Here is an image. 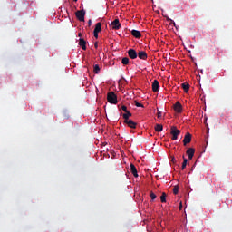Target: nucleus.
I'll return each mask as SVG.
<instances>
[{
    "label": "nucleus",
    "mask_w": 232,
    "mask_h": 232,
    "mask_svg": "<svg viewBox=\"0 0 232 232\" xmlns=\"http://www.w3.org/2000/svg\"><path fill=\"white\" fill-rule=\"evenodd\" d=\"M150 197L151 200H155V198H157V195H155V193H153V191L150 192Z\"/></svg>",
    "instance_id": "nucleus-24"
},
{
    "label": "nucleus",
    "mask_w": 232,
    "mask_h": 232,
    "mask_svg": "<svg viewBox=\"0 0 232 232\" xmlns=\"http://www.w3.org/2000/svg\"><path fill=\"white\" fill-rule=\"evenodd\" d=\"M157 117H158V119H160V117H162V112L161 111H158Z\"/></svg>",
    "instance_id": "nucleus-29"
},
{
    "label": "nucleus",
    "mask_w": 232,
    "mask_h": 232,
    "mask_svg": "<svg viewBox=\"0 0 232 232\" xmlns=\"http://www.w3.org/2000/svg\"><path fill=\"white\" fill-rule=\"evenodd\" d=\"M131 35H133V37H135L136 39H140V37H142V34H140V31L135 29L131 31Z\"/></svg>",
    "instance_id": "nucleus-13"
},
{
    "label": "nucleus",
    "mask_w": 232,
    "mask_h": 232,
    "mask_svg": "<svg viewBox=\"0 0 232 232\" xmlns=\"http://www.w3.org/2000/svg\"><path fill=\"white\" fill-rule=\"evenodd\" d=\"M93 72H94V73H100V72H101V67H99V64H95V65L93 66Z\"/></svg>",
    "instance_id": "nucleus-21"
},
{
    "label": "nucleus",
    "mask_w": 232,
    "mask_h": 232,
    "mask_svg": "<svg viewBox=\"0 0 232 232\" xmlns=\"http://www.w3.org/2000/svg\"><path fill=\"white\" fill-rule=\"evenodd\" d=\"M134 104H135V106H137V108H144V105H142V103H140L137 101H134Z\"/></svg>",
    "instance_id": "nucleus-23"
},
{
    "label": "nucleus",
    "mask_w": 232,
    "mask_h": 232,
    "mask_svg": "<svg viewBox=\"0 0 232 232\" xmlns=\"http://www.w3.org/2000/svg\"><path fill=\"white\" fill-rule=\"evenodd\" d=\"M94 47H95V48H98V47H99V44H97V42L94 44Z\"/></svg>",
    "instance_id": "nucleus-32"
},
{
    "label": "nucleus",
    "mask_w": 232,
    "mask_h": 232,
    "mask_svg": "<svg viewBox=\"0 0 232 232\" xmlns=\"http://www.w3.org/2000/svg\"><path fill=\"white\" fill-rule=\"evenodd\" d=\"M78 21L84 22V15H86V11L84 9L79 10L75 13Z\"/></svg>",
    "instance_id": "nucleus-3"
},
{
    "label": "nucleus",
    "mask_w": 232,
    "mask_h": 232,
    "mask_svg": "<svg viewBox=\"0 0 232 232\" xmlns=\"http://www.w3.org/2000/svg\"><path fill=\"white\" fill-rule=\"evenodd\" d=\"M162 130H164V127L162 126V124H156L155 131L160 132L162 131Z\"/></svg>",
    "instance_id": "nucleus-18"
},
{
    "label": "nucleus",
    "mask_w": 232,
    "mask_h": 232,
    "mask_svg": "<svg viewBox=\"0 0 232 232\" xmlns=\"http://www.w3.org/2000/svg\"><path fill=\"white\" fill-rule=\"evenodd\" d=\"M166 197H168V195L166 194V192H162L161 196H160V200L161 202L164 204L166 203Z\"/></svg>",
    "instance_id": "nucleus-19"
},
{
    "label": "nucleus",
    "mask_w": 232,
    "mask_h": 232,
    "mask_svg": "<svg viewBox=\"0 0 232 232\" xmlns=\"http://www.w3.org/2000/svg\"><path fill=\"white\" fill-rule=\"evenodd\" d=\"M74 2H77V0H73Z\"/></svg>",
    "instance_id": "nucleus-35"
},
{
    "label": "nucleus",
    "mask_w": 232,
    "mask_h": 232,
    "mask_svg": "<svg viewBox=\"0 0 232 232\" xmlns=\"http://www.w3.org/2000/svg\"><path fill=\"white\" fill-rule=\"evenodd\" d=\"M138 57L140 59H142L143 61H146V59H148V53H146V51H140L138 53Z\"/></svg>",
    "instance_id": "nucleus-11"
},
{
    "label": "nucleus",
    "mask_w": 232,
    "mask_h": 232,
    "mask_svg": "<svg viewBox=\"0 0 232 232\" xmlns=\"http://www.w3.org/2000/svg\"><path fill=\"white\" fill-rule=\"evenodd\" d=\"M88 24H89V26H92V20L88 21Z\"/></svg>",
    "instance_id": "nucleus-31"
},
{
    "label": "nucleus",
    "mask_w": 232,
    "mask_h": 232,
    "mask_svg": "<svg viewBox=\"0 0 232 232\" xmlns=\"http://www.w3.org/2000/svg\"><path fill=\"white\" fill-rule=\"evenodd\" d=\"M111 26L112 30H120L121 28V22H119V18H116L114 21L111 23Z\"/></svg>",
    "instance_id": "nucleus-4"
},
{
    "label": "nucleus",
    "mask_w": 232,
    "mask_h": 232,
    "mask_svg": "<svg viewBox=\"0 0 232 232\" xmlns=\"http://www.w3.org/2000/svg\"><path fill=\"white\" fill-rule=\"evenodd\" d=\"M181 87L183 88L185 93H188L189 92V83L184 82L181 84Z\"/></svg>",
    "instance_id": "nucleus-16"
},
{
    "label": "nucleus",
    "mask_w": 232,
    "mask_h": 232,
    "mask_svg": "<svg viewBox=\"0 0 232 232\" xmlns=\"http://www.w3.org/2000/svg\"><path fill=\"white\" fill-rule=\"evenodd\" d=\"M93 35H94L95 39H99V33L93 31Z\"/></svg>",
    "instance_id": "nucleus-28"
},
{
    "label": "nucleus",
    "mask_w": 232,
    "mask_h": 232,
    "mask_svg": "<svg viewBox=\"0 0 232 232\" xmlns=\"http://www.w3.org/2000/svg\"><path fill=\"white\" fill-rule=\"evenodd\" d=\"M79 46H81L82 50H86V42L84 41V38L79 39Z\"/></svg>",
    "instance_id": "nucleus-14"
},
{
    "label": "nucleus",
    "mask_w": 232,
    "mask_h": 232,
    "mask_svg": "<svg viewBox=\"0 0 232 232\" xmlns=\"http://www.w3.org/2000/svg\"><path fill=\"white\" fill-rule=\"evenodd\" d=\"M179 209V211L182 210V202H180Z\"/></svg>",
    "instance_id": "nucleus-30"
},
{
    "label": "nucleus",
    "mask_w": 232,
    "mask_h": 232,
    "mask_svg": "<svg viewBox=\"0 0 232 232\" xmlns=\"http://www.w3.org/2000/svg\"><path fill=\"white\" fill-rule=\"evenodd\" d=\"M130 173H132V175L136 178L139 177V173L137 172V167H135L133 163H130Z\"/></svg>",
    "instance_id": "nucleus-12"
},
{
    "label": "nucleus",
    "mask_w": 232,
    "mask_h": 232,
    "mask_svg": "<svg viewBox=\"0 0 232 232\" xmlns=\"http://www.w3.org/2000/svg\"><path fill=\"white\" fill-rule=\"evenodd\" d=\"M78 36H79V37H82V33H79V34H78Z\"/></svg>",
    "instance_id": "nucleus-33"
},
{
    "label": "nucleus",
    "mask_w": 232,
    "mask_h": 232,
    "mask_svg": "<svg viewBox=\"0 0 232 232\" xmlns=\"http://www.w3.org/2000/svg\"><path fill=\"white\" fill-rule=\"evenodd\" d=\"M125 124L129 126V128L135 129L137 128V123L133 121V120H127V121H124Z\"/></svg>",
    "instance_id": "nucleus-10"
},
{
    "label": "nucleus",
    "mask_w": 232,
    "mask_h": 232,
    "mask_svg": "<svg viewBox=\"0 0 232 232\" xmlns=\"http://www.w3.org/2000/svg\"><path fill=\"white\" fill-rule=\"evenodd\" d=\"M187 155L188 156L189 160L193 159L195 156V149L193 148H188L186 151Z\"/></svg>",
    "instance_id": "nucleus-8"
},
{
    "label": "nucleus",
    "mask_w": 232,
    "mask_h": 232,
    "mask_svg": "<svg viewBox=\"0 0 232 232\" xmlns=\"http://www.w3.org/2000/svg\"><path fill=\"white\" fill-rule=\"evenodd\" d=\"M160 88V83L157 80H154L152 82V92H159Z\"/></svg>",
    "instance_id": "nucleus-9"
},
{
    "label": "nucleus",
    "mask_w": 232,
    "mask_h": 232,
    "mask_svg": "<svg viewBox=\"0 0 232 232\" xmlns=\"http://www.w3.org/2000/svg\"><path fill=\"white\" fill-rule=\"evenodd\" d=\"M167 21H169L170 24H173L174 26H176L175 21L171 20L169 17H167Z\"/></svg>",
    "instance_id": "nucleus-26"
},
{
    "label": "nucleus",
    "mask_w": 232,
    "mask_h": 232,
    "mask_svg": "<svg viewBox=\"0 0 232 232\" xmlns=\"http://www.w3.org/2000/svg\"><path fill=\"white\" fill-rule=\"evenodd\" d=\"M121 63L124 65L130 64V58H128V57L122 58Z\"/></svg>",
    "instance_id": "nucleus-20"
},
{
    "label": "nucleus",
    "mask_w": 232,
    "mask_h": 232,
    "mask_svg": "<svg viewBox=\"0 0 232 232\" xmlns=\"http://www.w3.org/2000/svg\"><path fill=\"white\" fill-rule=\"evenodd\" d=\"M170 134L172 135V140H177L179 135L180 134V130L177 129L175 126L170 128Z\"/></svg>",
    "instance_id": "nucleus-2"
},
{
    "label": "nucleus",
    "mask_w": 232,
    "mask_h": 232,
    "mask_svg": "<svg viewBox=\"0 0 232 232\" xmlns=\"http://www.w3.org/2000/svg\"><path fill=\"white\" fill-rule=\"evenodd\" d=\"M183 163H182V167H181V169H186V166H188V159H186L184 156H183Z\"/></svg>",
    "instance_id": "nucleus-22"
},
{
    "label": "nucleus",
    "mask_w": 232,
    "mask_h": 232,
    "mask_svg": "<svg viewBox=\"0 0 232 232\" xmlns=\"http://www.w3.org/2000/svg\"><path fill=\"white\" fill-rule=\"evenodd\" d=\"M174 111H175L177 113H182V104H180L179 102H177L174 104Z\"/></svg>",
    "instance_id": "nucleus-7"
},
{
    "label": "nucleus",
    "mask_w": 232,
    "mask_h": 232,
    "mask_svg": "<svg viewBox=\"0 0 232 232\" xmlns=\"http://www.w3.org/2000/svg\"><path fill=\"white\" fill-rule=\"evenodd\" d=\"M130 117H131V112H130V111H127V112L123 114L124 121H130Z\"/></svg>",
    "instance_id": "nucleus-17"
},
{
    "label": "nucleus",
    "mask_w": 232,
    "mask_h": 232,
    "mask_svg": "<svg viewBox=\"0 0 232 232\" xmlns=\"http://www.w3.org/2000/svg\"><path fill=\"white\" fill-rule=\"evenodd\" d=\"M172 162H175V158H172Z\"/></svg>",
    "instance_id": "nucleus-34"
},
{
    "label": "nucleus",
    "mask_w": 232,
    "mask_h": 232,
    "mask_svg": "<svg viewBox=\"0 0 232 232\" xmlns=\"http://www.w3.org/2000/svg\"><path fill=\"white\" fill-rule=\"evenodd\" d=\"M121 110L123 111H125V113L128 111V107H126L125 105H122L121 106Z\"/></svg>",
    "instance_id": "nucleus-27"
},
{
    "label": "nucleus",
    "mask_w": 232,
    "mask_h": 232,
    "mask_svg": "<svg viewBox=\"0 0 232 232\" xmlns=\"http://www.w3.org/2000/svg\"><path fill=\"white\" fill-rule=\"evenodd\" d=\"M107 101L110 102V104H117V94H115L113 92H108Z\"/></svg>",
    "instance_id": "nucleus-1"
},
{
    "label": "nucleus",
    "mask_w": 232,
    "mask_h": 232,
    "mask_svg": "<svg viewBox=\"0 0 232 232\" xmlns=\"http://www.w3.org/2000/svg\"><path fill=\"white\" fill-rule=\"evenodd\" d=\"M191 142V133L187 132L183 139V144L186 146L187 144H189Z\"/></svg>",
    "instance_id": "nucleus-6"
},
{
    "label": "nucleus",
    "mask_w": 232,
    "mask_h": 232,
    "mask_svg": "<svg viewBox=\"0 0 232 232\" xmlns=\"http://www.w3.org/2000/svg\"><path fill=\"white\" fill-rule=\"evenodd\" d=\"M173 193H174V195H178L179 194V187H174Z\"/></svg>",
    "instance_id": "nucleus-25"
},
{
    "label": "nucleus",
    "mask_w": 232,
    "mask_h": 232,
    "mask_svg": "<svg viewBox=\"0 0 232 232\" xmlns=\"http://www.w3.org/2000/svg\"><path fill=\"white\" fill-rule=\"evenodd\" d=\"M127 53H128L130 59H137V57H138V53H137V51H135V49H129Z\"/></svg>",
    "instance_id": "nucleus-5"
},
{
    "label": "nucleus",
    "mask_w": 232,
    "mask_h": 232,
    "mask_svg": "<svg viewBox=\"0 0 232 232\" xmlns=\"http://www.w3.org/2000/svg\"><path fill=\"white\" fill-rule=\"evenodd\" d=\"M102 30V24L101 22H98L96 24H95V28H94V31L93 32H96L99 34V32H101Z\"/></svg>",
    "instance_id": "nucleus-15"
}]
</instances>
